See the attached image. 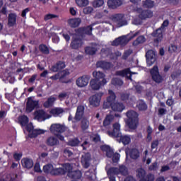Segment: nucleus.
Listing matches in <instances>:
<instances>
[{"label":"nucleus","instance_id":"f257e3e1","mask_svg":"<svg viewBox=\"0 0 181 181\" xmlns=\"http://www.w3.org/2000/svg\"><path fill=\"white\" fill-rule=\"evenodd\" d=\"M18 122L21 127H26V130L30 138H36L37 135H41V134H45V130L40 129H33V124L29 123V118L27 116L23 115L18 117ZM29 123V124H28Z\"/></svg>","mask_w":181,"mask_h":181},{"label":"nucleus","instance_id":"f03ea898","mask_svg":"<svg viewBox=\"0 0 181 181\" xmlns=\"http://www.w3.org/2000/svg\"><path fill=\"white\" fill-rule=\"evenodd\" d=\"M119 129H121V125L119 123H115L113 124V131H108L107 134L112 138H119V139H117V142H122L124 145H128L131 142V137L129 136H122Z\"/></svg>","mask_w":181,"mask_h":181},{"label":"nucleus","instance_id":"7ed1b4c3","mask_svg":"<svg viewBox=\"0 0 181 181\" xmlns=\"http://www.w3.org/2000/svg\"><path fill=\"white\" fill-rule=\"evenodd\" d=\"M141 31H137L134 34H132V31L130 32V33L120 36L117 38H116L112 42V46H122L124 47V46H127L128 45V42H130V40H132L134 37H136L139 35H140Z\"/></svg>","mask_w":181,"mask_h":181},{"label":"nucleus","instance_id":"20e7f679","mask_svg":"<svg viewBox=\"0 0 181 181\" xmlns=\"http://www.w3.org/2000/svg\"><path fill=\"white\" fill-rule=\"evenodd\" d=\"M139 115L134 110H129L126 112V124L129 129H136L138 128V124L139 123V119H138Z\"/></svg>","mask_w":181,"mask_h":181},{"label":"nucleus","instance_id":"39448f33","mask_svg":"<svg viewBox=\"0 0 181 181\" xmlns=\"http://www.w3.org/2000/svg\"><path fill=\"white\" fill-rule=\"evenodd\" d=\"M124 16L123 13L114 14L111 16V19L117 23V28H122V26L128 25V21L124 18Z\"/></svg>","mask_w":181,"mask_h":181},{"label":"nucleus","instance_id":"423d86ee","mask_svg":"<svg viewBox=\"0 0 181 181\" xmlns=\"http://www.w3.org/2000/svg\"><path fill=\"white\" fill-rule=\"evenodd\" d=\"M150 74L152 77V80H153L155 83H158V84H159L163 81V77L159 73V68H158V66H154L151 69Z\"/></svg>","mask_w":181,"mask_h":181},{"label":"nucleus","instance_id":"0eeeda50","mask_svg":"<svg viewBox=\"0 0 181 181\" xmlns=\"http://www.w3.org/2000/svg\"><path fill=\"white\" fill-rule=\"evenodd\" d=\"M49 129L52 134H54V135L59 136V134H63V132H66V129H67V127H66L64 124H53L51 125Z\"/></svg>","mask_w":181,"mask_h":181},{"label":"nucleus","instance_id":"6e6552de","mask_svg":"<svg viewBox=\"0 0 181 181\" xmlns=\"http://www.w3.org/2000/svg\"><path fill=\"white\" fill-rule=\"evenodd\" d=\"M107 84V79L102 81H97L96 79H91L90 81V87L93 90H98L102 87H104Z\"/></svg>","mask_w":181,"mask_h":181},{"label":"nucleus","instance_id":"1a4fd4ad","mask_svg":"<svg viewBox=\"0 0 181 181\" xmlns=\"http://www.w3.org/2000/svg\"><path fill=\"white\" fill-rule=\"evenodd\" d=\"M82 36L78 35L77 33H75L73 36V40L71 43V47L73 49H80L83 46V40H81Z\"/></svg>","mask_w":181,"mask_h":181},{"label":"nucleus","instance_id":"9d476101","mask_svg":"<svg viewBox=\"0 0 181 181\" xmlns=\"http://www.w3.org/2000/svg\"><path fill=\"white\" fill-rule=\"evenodd\" d=\"M37 107H39V101L33 100L32 97H30L28 98V101L26 103L25 112L29 114L30 112H32L33 110L37 108Z\"/></svg>","mask_w":181,"mask_h":181},{"label":"nucleus","instance_id":"9b49d317","mask_svg":"<svg viewBox=\"0 0 181 181\" xmlns=\"http://www.w3.org/2000/svg\"><path fill=\"white\" fill-rule=\"evenodd\" d=\"M93 25L94 24H92L87 27L79 28L77 30H75V32L78 36H81L82 37L83 36H84V35H88L89 36H90V35H92L91 32H93Z\"/></svg>","mask_w":181,"mask_h":181},{"label":"nucleus","instance_id":"f8f14e48","mask_svg":"<svg viewBox=\"0 0 181 181\" xmlns=\"http://www.w3.org/2000/svg\"><path fill=\"white\" fill-rule=\"evenodd\" d=\"M132 74H136V73L132 72L129 68L116 71V76H120V77H126V78L127 80H130V81H132Z\"/></svg>","mask_w":181,"mask_h":181},{"label":"nucleus","instance_id":"ddd939ff","mask_svg":"<svg viewBox=\"0 0 181 181\" xmlns=\"http://www.w3.org/2000/svg\"><path fill=\"white\" fill-rule=\"evenodd\" d=\"M146 59L148 66H152L156 62V54H155V51L152 49L147 51Z\"/></svg>","mask_w":181,"mask_h":181},{"label":"nucleus","instance_id":"4468645a","mask_svg":"<svg viewBox=\"0 0 181 181\" xmlns=\"http://www.w3.org/2000/svg\"><path fill=\"white\" fill-rule=\"evenodd\" d=\"M163 27H160L158 29H157L156 31L152 33V36L153 37H156L154 39L155 43H160V42H162V40L163 39Z\"/></svg>","mask_w":181,"mask_h":181},{"label":"nucleus","instance_id":"2eb2a0df","mask_svg":"<svg viewBox=\"0 0 181 181\" xmlns=\"http://www.w3.org/2000/svg\"><path fill=\"white\" fill-rule=\"evenodd\" d=\"M101 93H97L89 98V104L92 107H98L101 100Z\"/></svg>","mask_w":181,"mask_h":181},{"label":"nucleus","instance_id":"dca6fc26","mask_svg":"<svg viewBox=\"0 0 181 181\" xmlns=\"http://www.w3.org/2000/svg\"><path fill=\"white\" fill-rule=\"evenodd\" d=\"M90 76L84 75L76 80V85L78 87H86L88 84Z\"/></svg>","mask_w":181,"mask_h":181},{"label":"nucleus","instance_id":"f3484780","mask_svg":"<svg viewBox=\"0 0 181 181\" xmlns=\"http://www.w3.org/2000/svg\"><path fill=\"white\" fill-rule=\"evenodd\" d=\"M127 158L128 157V155H129L130 158L132 159H138L139 158V151L136 148H126L125 150Z\"/></svg>","mask_w":181,"mask_h":181},{"label":"nucleus","instance_id":"a211bd4d","mask_svg":"<svg viewBox=\"0 0 181 181\" xmlns=\"http://www.w3.org/2000/svg\"><path fill=\"white\" fill-rule=\"evenodd\" d=\"M83 168H88L90 166V162H91V155L89 153L83 154L81 160Z\"/></svg>","mask_w":181,"mask_h":181},{"label":"nucleus","instance_id":"6ab92c4d","mask_svg":"<svg viewBox=\"0 0 181 181\" xmlns=\"http://www.w3.org/2000/svg\"><path fill=\"white\" fill-rule=\"evenodd\" d=\"M34 115L35 119L40 122L45 121L46 118H47V114H46L45 112L42 110L35 111Z\"/></svg>","mask_w":181,"mask_h":181},{"label":"nucleus","instance_id":"aec40b11","mask_svg":"<svg viewBox=\"0 0 181 181\" xmlns=\"http://www.w3.org/2000/svg\"><path fill=\"white\" fill-rule=\"evenodd\" d=\"M107 4L110 9H117L122 5V1L121 0H108Z\"/></svg>","mask_w":181,"mask_h":181},{"label":"nucleus","instance_id":"412c9836","mask_svg":"<svg viewBox=\"0 0 181 181\" xmlns=\"http://www.w3.org/2000/svg\"><path fill=\"white\" fill-rule=\"evenodd\" d=\"M96 67L103 69V70H109L112 67V64L105 61H98L96 63Z\"/></svg>","mask_w":181,"mask_h":181},{"label":"nucleus","instance_id":"4be33fe9","mask_svg":"<svg viewBox=\"0 0 181 181\" xmlns=\"http://www.w3.org/2000/svg\"><path fill=\"white\" fill-rule=\"evenodd\" d=\"M66 67V64L63 62H59L56 63L54 66H52L50 69L51 71H54V73H56L57 71H60L63 70Z\"/></svg>","mask_w":181,"mask_h":181},{"label":"nucleus","instance_id":"5701e85b","mask_svg":"<svg viewBox=\"0 0 181 181\" xmlns=\"http://www.w3.org/2000/svg\"><path fill=\"white\" fill-rule=\"evenodd\" d=\"M83 115H84V106L83 105L78 106L74 119H76V121H80V119L83 118Z\"/></svg>","mask_w":181,"mask_h":181},{"label":"nucleus","instance_id":"b1692460","mask_svg":"<svg viewBox=\"0 0 181 181\" xmlns=\"http://www.w3.org/2000/svg\"><path fill=\"white\" fill-rule=\"evenodd\" d=\"M140 14L139 15V18L140 19H146V18H152L153 16V13L152 11H149V10H139Z\"/></svg>","mask_w":181,"mask_h":181},{"label":"nucleus","instance_id":"393cba45","mask_svg":"<svg viewBox=\"0 0 181 181\" xmlns=\"http://www.w3.org/2000/svg\"><path fill=\"white\" fill-rule=\"evenodd\" d=\"M93 79L98 81H101L102 80H105V74L100 71H94L93 72Z\"/></svg>","mask_w":181,"mask_h":181},{"label":"nucleus","instance_id":"a878e982","mask_svg":"<svg viewBox=\"0 0 181 181\" xmlns=\"http://www.w3.org/2000/svg\"><path fill=\"white\" fill-rule=\"evenodd\" d=\"M21 163L23 168H25L26 169H31V168H33V160L30 158H23L21 160Z\"/></svg>","mask_w":181,"mask_h":181},{"label":"nucleus","instance_id":"bb28decb","mask_svg":"<svg viewBox=\"0 0 181 181\" xmlns=\"http://www.w3.org/2000/svg\"><path fill=\"white\" fill-rule=\"evenodd\" d=\"M81 23V18H71L68 20V24L71 28H78Z\"/></svg>","mask_w":181,"mask_h":181},{"label":"nucleus","instance_id":"cd10ccee","mask_svg":"<svg viewBox=\"0 0 181 181\" xmlns=\"http://www.w3.org/2000/svg\"><path fill=\"white\" fill-rule=\"evenodd\" d=\"M112 110L113 111H117L118 112H122L125 110V106L122 103H115L112 104Z\"/></svg>","mask_w":181,"mask_h":181},{"label":"nucleus","instance_id":"c85d7f7f","mask_svg":"<svg viewBox=\"0 0 181 181\" xmlns=\"http://www.w3.org/2000/svg\"><path fill=\"white\" fill-rule=\"evenodd\" d=\"M46 144L48 146H56L59 145V139L54 136H50L47 139Z\"/></svg>","mask_w":181,"mask_h":181},{"label":"nucleus","instance_id":"c756f323","mask_svg":"<svg viewBox=\"0 0 181 181\" xmlns=\"http://www.w3.org/2000/svg\"><path fill=\"white\" fill-rule=\"evenodd\" d=\"M68 177H70L71 179H80L81 177V171L80 170H72L69 173H68L67 175Z\"/></svg>","mask_w":181,"mask_h":181},{"label":"nucleus","instance_id":"7c9ffc66","mask_svg":"<svg viewBox=\"0 0 181 181\" xmlns=\"http://www.w3.org/2000/svg\"><path fill=\"white\" fill-rule=\"evenodd\" d=\"M56 98L50 96L47 98V101L44 103L43 106L45 107V108H50V107H53Z\"/></svg>","mask_w":181,"mask_h":181},{"label":"nucleus","instance_id":"2f4dec72","mask_svg":"<svg viewBox=\"0 0 181 181\" xmlns=\"http://www.w3.org/2000/svg\"><path fill=\"white\" fill-rule=\"evenodd\" d=\"M115 116L112 115H107L103 121V127L107 128L111 125V122L114 121Z\"/></svg>","mask_w":181,"mask_h":181},{"label":"nucleus","instance_id":"473e14b6","mask_svg":"<svg viewBox=\"0 0 181 181\" xmlns=\"http://www.w3.org/2000/svg\"><path fill=\"white\" fill-rule=\"evenodd\" d=\"M85 52L86 54H90V56H94L97 53V47L89 46L85 48Z\"/></svg>","mask_w":181,"mask_h":181},{"label":"nucleus","instance_id":"72a5a7b5","mask_svg":"<svg viewBox=\"0 0 181 181\" xmlns=\"http://www.w3.org/2000/svg\"><path fill=\"white\" fill-rule=\"evenodd\" d=\"M51 175H52L53 176H60V175H66V170H64V168H54V170L52 172Z\"/></svg>","mask_w":181,"mask_h":181},{"label":"nucleus","instance_id":"f704fd0d","mask_svg":"<svg viewBox=\"0 0 181 181\" xmlns=\"http://www.w3.org/2000/svg\"><path fill=\"white\" fill-rule=\"evenodd\" d=\"M107 173L109 177H115V175H118V173H119V168L112 167L107 170Z\"/></svg>","mask_w":181,"mask_h":181},{"label":"nucleus","instance_id":"c9c22d12","mask_svg":"<svg viewBox=\"0 0 181 181\" xmlns=\"http://www.w3.org/2000/svg\"><path fill=\"white\" fill-rule=\"evenodd\" d=\"M102 151H105L106 152V156L107 158H112L114 156V151L110 148L108 146H103L101 147Z\"/></svg>","mask_w":181,"mask_h":181},{"label":"nucleus","instance_id":"e433bc0d","mask_svg":"<svg viewBox=\"0 0 181 181\" xmlns=\"http://www.w3.org/2000/svg\"><path fill=\"white\" fill-rule=\"evenodd\" d=\"M145 42H146V38H145V36L140 35L133 42V46H138V45H142L143 43H145Z\"/></svg>","mask_w":181,"mask_h":181},{"label":"nucleus","instance_id":"4c0bfd02","mask_svg":"<svg viewBox=\"0 0 181 181\" xmlns=\"http://www.w3.org/2000/svg\"><path fill=\"white\" fill-rule=\"evenodd\" d=\"M64 112V110L62 107H55L51 110V114L54 115V117H59V115H62Z\"/></svg>","mask_w":181,"mask_h":181},{"label":"nucleus","instance_id":"58836bf2","mask_svg":"<svg viewBox=\"0 0 181 181\" xmlns=\"http://www.w3.org/2000/svg\"><path fill=\"white\" fill-rule=\"evenodd\" d=\"M16 23V14L10 13L8 15V25L13 26Z\"/></svg>","mask_w":181,"mask_h":181},{"label":"nucleus","instance_id":"ea45409f","mask_svg":"<svg viewBox=\"0 0 181 181\" xmlns=\"http://www.w3.org/2000/svg\"><path fill=\"white\" fill-rule=\"evenodd\" d=\"M90 126V122L87 118H83L81 123V128L86 131V129H88V127Z\"/></svg>","mask_w":181,"mask_h":181},{"label":"nucleus","instance_id":"a19ab883","mask_svg":"<svg viewBox=\"0 0 181 181\" xmlns=\"http://www.w3.org/2000/svg\"><path fill=\"white\" fill-rule=\"evenodd\" d=\"M137 107L139 111H146V110H148V106L146 105V103L144 102V100L138 101Z\"/></svg>","mask_w":181,"mask_h":181},{"label":"nucleus","instance_id":"79ce46f5","mask_svg":"<svg viewBox=\"0 0 181 181\" xmlns=\"http://www.w3.org/2000/svg\"><path fill=\"white\" fill-rule=\"evenodd\" d=\"M108 91L110 96L107 99V103H110V104H115V103H114L116 98L115 93L112 90H109Z\"/></svg>","mask_w":181,"mask_h":181},{"label":"nucleus","instance_id":"37998d69","mask_svg":"<svg viewBox=\"0 0 181 181\" xmlns=\"http://www.w3.org/2000/svg\"><path fill=\"white\" fill-rule=\"evenodd\" d=\"M136 172L137 177H139L140 179H144L146 177L145 175H146V172L144 168H139Z\"/></svg>","mask_w":181,"mask_h":181},{"label":"nucleus","instance_id":"c03bdc74","mask_svg":"<svg viewBox=\"0 0 181 181\" xmlns=\"http://www.w3.org/2000/svg\"><path fill=\"white\" fill-rule=\"evenodd\" d=\"M54 169V167H53V165L52 164H47L43 167L45 173H50V175H52V172H53Z\"/></svg>","mask_w":181,"mask_h":181},{"label":"nucleus","instance_id":"a18cd8bd","mask_svg":"<svg viewBox=\"0 0 181 181\" xmlns=\"http://www.w3.org/2000/svg\"><path fill=\"white\" fill-rule=\"evenodd\" d=\"M75 1L78 6L81 8H84V6H87L89 4L88 0H75Z\"/></svg>","mask_w":181,"mask_h":181},{"label":"nucleus","instance_id":"49530a36","mask_svg":"<svg viewBox=\"0 0 181 181\" xmlns=\"http://www.w3.org/2000/svg\"><path fill=\"white\" fill-rule=\"evenodd\" d=\"M111 83L113 86H121L124 84V81H122V80L118 78H113L112 79Z\"/></svg>","mask_w":181,"mask_h":181},{"label":"nucleus","instance_id":"de8ad7c7","mask_svg":"<svg viewBox=\"0 0 181 181\" xmlns=\"http://www.w3.org/2000/svg\"><path fill=\"white\" fill-rule=\"evenodd\" d=\"M181 75V70L180 69H177L171 74V78L172 80H176V78H179Z\"/></svg>","mask_w":181,"mask_h":181},{"label":"nucleus","instance_id":"09e8293b","mask_svg":"<svg viewBox=\"0 0 181 181\" xmlns=\"http://www.w3.org/2000/svg\"><path fill=\"white\" fill-rule=\"evenodd\" d=\"M154 5L155 1L152 0H146L143 3V6H144V8H153Z\"/></svg>","mask_w":181,"mask_h":181},{"label":"nucleus","instance_id":"8fccbe9b","mask_svg":"<svg viewBox=\"0 0 181 181\" xmlns=\"http://www.w3.org/2000/svg\"><path fill=\"white\" fill-rule=\"evenodd\" d=\"M95 175L94 169H90L85 173V176H86L88 179H90V180H93Z\"/></svg>","mask_w":181,"mask_h":181},{"label":"nucleus","instance_id":"3c124183","mask_svg":"<svg viewBox=\"0 0 181 181\" xmlns=\"http://www.w3.org/2000/svg\"><path fill=\"white\" fill-rule=\"evenodd\" d=\"M120 99L122 101H124V103H128V100H129V93L126 92L120 93Z\"/></svg>","mask_w":181,"mask_h":181},{"label":"nucleus","instance_id":"603ef678","mask_svg":"<svg viewBox=\"0 0 181 181\" xmlns=\"http://www.w3.org/2000/svg\"><path fill=\"white\" fill-rule=\"evenodd\" d=\"M119 173H121L123 176H127V175H128V168L124 165H120L119 168Z\"/></svg>","mask_w":181,"mask_h":181},{"label":"nucleus","instance_id":"864d4df0","mask_svg":"<svg viewBox=\"0 0 181 181\" xmlns=\"http://www.w3.org/2000/svg\"><path fill=\"white\" fill-rule=\"evenodd\" d=\"M62 169H64L65 173L66 172H68V173H70V172L73 170V165H71V164L70 163H65L63 164Z\"/></svg>","mask_w":181,"mask_h":181},{"label":"nucleus","instance_id":"5fc2aeb1","mask_svg":"<svg viewBox=\"0 0 181 181\" xmlns=\"http://www.w3.org/2000/svg\"><path fill=\"white\" fill-rule=\"evenodd\" d=\"M104 5V0H95L93 3V6L94 8H100Z\"/></svg>","mask_w":181,"mask_h":181},{"label":"nucleus","instance_id":"6e6d98bb","mask_svg":"<svg viewBox=\"0 0 181 181\" xmlns=\"http://www.w3.org/2000/svg\"><path fill=\"white\" fill-rule=\"evenodd\" d=\"M39 49L40 52H42V53H43L44 54H49V48L46 45H40Z\"/></svg>","mask_w":181,"mask_h":181},{"label":"nucleus","instance_id":"4d7b16f0","mask_svg":"<svg viewBox=\"0 0 181 181\" xmlns=\"http://www.w3.org/2000/svg\"><path fill=\"white\" fill-rule=\"evenodd\" d=\"M131 54H132V49H127L124 52V54L122 57V59L123 60H127L128 59V57H129V56H131Z\"/></svg>","mask_w":181,"mask_h":181},{"label":"nucleus","instance_id":"13d9d810","mask_svg":"<svg viewBox=\"0 0 181 181\" xmlns=\"http://www.w3.org/2000/svg\"><path fill=\"white\" fill-rule=\"evenodd\" d=\"M78 144H80V141H78V139H74L68 142V145H69L70 146H77Z\"/></svg>","mask_w":181,"mask_h":181},{"label":"nucleus","instance_id":"bf43d9fd","mask_svg":"<svg viewBox=\"0 0 181 181\" xmlns=\"http://www.w3.org/2000/svg\"><path fill=\"white\" fill-rule=\"evenodd\" d=\"M110 53H111V49L108 47L103 48L100 50V54H102V56H108Z\"/></svg>","mask_w":181,"mask_h":181},{"label":"nucleus","instance_id":"052dcab7","mask_svg":"<svg viewBox=\"0 0 181 181\" xmlns=\"http://www.w3.org/2000/svg\"><path fill=\"white\" fill-rule=\"evenodd\" d=\"M94 11V8L91 6L85 7L83 10V12L85 15H90Z\"/></svg>","mask_w":181,"mask_h":181},{"label":"nucleus","instance_id":"680f3d73","mask_svg":"<svg viewBox=\"0 0 181 181\" xmlns=\"http://www.w3.org/2000/svg\"><path fill=\"white\" fill-rule=\"evenodd\" d=\"M155 180V177L153 175L148 174L147 176H146L145 178H141L140 181H153Z\"/></svg>","mask_w":181,"mask_h":181},{"label":"nucleus","instance_id":"e2e57ef3","mask_svg":"<svg viewBox=\"0 0 181 181\" xmlns=\"http://www.w3.org/2000/svg\"><path fill=\"white\" fill-rule=\"evenodd\" d=\"M54 18H59V16L54 14H47L45 16V21H50V19H54Z\"/></svg>","mask_w":181,"mask_h":181},{"label":"nucleus","instance_id":"0e129e2a","mask_svg":"<svg viewBox=\"0 0 181 181\" xmlns=\"http://www.w3.org/2000/svg\"><path fill=\"white\" fill-rule=\"evenodd\" d=\"M59 74H60L61 79H62V78H64V77H66V76H69V74H70V72H69V71H67V70H64V71H60Z\"/></svg>","mask_w":181,"mask_h":181},{"label":"nucleus","instance_id":"69168bd1","mask_svg":"<svg viewBox=\"0 0 181 181\" xmlns=\"http://www.w3.org/2000/svg\"><path fill=\"white\" fill-rule=\"evenodd\" d=\"M112 162H114V163H117V162L119 160V154L115 153L113 154V156H112Z\"/></svg>","mask_w":181,"mask_h":181},{"label":"nucleus","instance_id":"338daca9","mask_svg":"<svg viewBox=\"0 0 181 181\" xmlns=\"http://www.w3.org/2000/svg\"><path fill=\"white\" fill-rule=\"evenodd\" d=\"M149 170H156L158 169V163L155 162L152 163L148 168Z\"/></svg>","mask_w":181,"mask_h":181},{"label":"nucleus","instance_id":"774afa93","mask_svg":"<svg viewBox=\"0 0 181 181\" xmlns=\"http://www.w3.org/2000/svg\"><path fill=\"white\" fill-rule=\"evenodd\" d=\"M158 145H159V141H153L151 143V149H155V148H158Z\"/></svg>","mask_w":181,"mask_h":181}]
</instances>
